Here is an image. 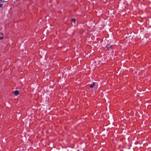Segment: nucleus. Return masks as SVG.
Listing matches in <instances>:
<instances>
[{"label": "nucleus", "mask_w": 151, "mask_h": 151, "mask_svg": "<svg viewBox=\"0 0 151 151\" xmlns=\"http://www.w3.org/2000/svg\"><path fill=\"white\" fill-rule=\"evenodd\" d=\"M14 93L15 95L17 96L19 94V92L17 90H15L14 91Z\"/></svg>", "instance_id": "1"}, {"label": "nucleus", "mask_w": 151, "mask_h": 151, "mask_svg": "<svg viewBox=\"0 0 151 151\" xmlns=\"http://www.w3.org/2000/svg\"><path fill=\"white\" fill-rule=\"evenodd\" d=\"M95 83H94V82L92 84H91V85H90V88H93V86L95 85Z\"/></svg>", "instance_id": "2"}, {"label": "nucleus", "mask_w": 151, "mask_h": 151, "mask_svg": "<svg viewBox=\"0 0 151 151\" xmlns=\"http://www.w3.org/2000/svg\"><path fill=\"white\" fill-rule=\"evenodd\" d=\"M71 21L75 23L76 22V19H75L72 18L71 19Z\"/></svg>", "instance_id": "3"}, {"label": "nucleus", "mask_w": 151, "mask_h": 151, "mask_svg": "<svg viewBox=\"0 0 151 151\" xmlns=\"http://www.w3.org/2000/svg\"><path fill=\"white\" fill-rule=\"evenodd\" d=\"M2 6H3V4H0V8L2 7Z\"/></svg>", "instance_id": "4"}, {"label": "nucleus", "mask_w": 151, "mask_h": 151, "mask_svg": "<svg viewBox=\"0 0 151 151\" xmlns=\"http://www.w3.org/2000/svg\"><path fill=\"white\" fill-rule=\"evenodd\" d=\"M3 38V37H0V40L2 39Z\"/></svg>", "instance_id": "5"}, {"label": "nucleus", "mask_w": 151, "mask_h": 151, "mask_svg": "<svg viewBox=\"0 0 151 151\" xmlns=\"http://www.w3.org/2000/svg\"><path fill=\"white\" fill-rule=\"evenodd\" d=\"M4 1L5 2H7V0H4Z\"/></svg>", "instance_id": "6"}, {"label": "nucleus", "mask_w": 151, "mask_h": 151, "mask_svg": "<svg viewBox=\"0 0 151 151\" xmlns=\"http://www.w3.org/2000/svg\"><path fill=\"white\" fill-rule=\"evenodd\" d=\"M0 1L1 2H2L3 1H4V0H0Z\"/></svg>", "instance_id": "7"}, {"label": "nucleus", "mask_w": 151, "mask_h": 151, "mask_svg": "<svg viewBox=\"0 0 151 151\" xmlns=\"http://www.w3.org/2000/svg\"><path fill=\"white\" fill-rule=\"evenodd\" d=\"M1 34L2 35H3V33H1Z\"/></svg>", "instance_id": "8"}]
</instances>
